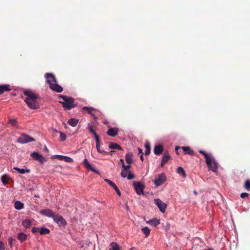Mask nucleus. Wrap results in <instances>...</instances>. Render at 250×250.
<instances>
[{"mask_svg":"<svg viewBox=\"0 0 250 250\" xmlns=\"http://www.w3.org/2000/svg\"><path fill=\"white\" fill-rule=\"evenodd\" d=\"M23 94L26 96L24 102L28 107L31 109H36L39 108L38 102V95L30 90H25Z\"/></svg>","mask_w":250,"mask_h":250,"instance_id":"obj_1","label":"nucleus"},{"mask_svg":"<svg viewBox=\"0 0 250 250\" xmlns=\"http://www.w3.org/2000/svg\"><path fill=\"white\" fill-rule=\"evenodd\" d=\"M46 82L49 85V87L53 91L58 93L62 92L63 89L62 86L57 84L55 76L51 73H46Z\"/></svg>","mask_w":250,"mask_h":250,"instance_id":"obj_2","label":"nucleus"},{"mask_svg":"<svg viewBox=\"0 0 250 250\" xmlns=\"http://www.w3.org/2000/svg\"><path fill=\"white\" fill-rule=\"evenodd\" d=\"M58 97L62 99L63 102L61 101L60 102V103L62 104V107L65 109L70 110L75 106L74 103V100L72 98L62 95H59Z\"/></svg>","mask_w":250,"mask_h":250,"instance_id":"obj_3","label":"nucleus"},{"mask_svg":"<svg viewBox=\"0 0 250 250\" xmlns=\"http://www.w3.org/2000/svg\"><path fill=\"white\" fill-rule=\"evenodd\" d=\"M209 159L210 161L208 163L206 162L209 169L214 172H217L218 167V164L217 162L216 161L212 156L209 157Z\"/></svg>","mask_w":250,"mask_h":250,"instance_id":"obj_4","label":"nucleus"},{"mask_svg":"<svg viewBox=\"0 0 250 250\" xmlns=\"http://www.w3.org/2000/svg\"><path fill=\"white\" fill-rule=\"evenodd\" d=\"M34 141H35V139L34 138L24 134H21L17 140V142L18 143L22 144Z\"/></svg>","mask_w":250,"mask_h":250,"instance_id":"obj_5","label":"nucleus"},{"mask_svg":"<svg viewBox=\"0 0 250 250\" xmlns=\"http://www.w3.org/2000/svg\"><path fill=\"white\" fill-rule=\"evenodd\" d=\"M166 180V176L164 173H161L158 175V177L153 181L156 187L162 185Z\"/></svg>","mask_w":250,"mask_h":250,"instance_id":"obj_6","label":"nucleus"},{"mask_svg":"<svg viewBox=\"0 0 250 250\" xmlns=\"http://www.w3.org/2000/svg\"><path fill=\"white\" fill-rule=\"evenodd\" d=\"M88 128L90 132L91 133H92L94 135V136H95V140L96 142V146L97 151L99 153H102V151L100 150L99 149V145L100 143V140H99V137H98V135L97 134V133H96V132L94 130V129L93 128V125L89 123L88 124Z\"/></svg>","mask_w":250,"mask_h":250,"instance_id":"obj_7","label":"nucleus"},{"mask_svg":"<svg viewBox=\"0 0 250 250\" xmlns=\"http://www.w3.org/2000/svg\"><path fill=\"white\" fill-rule=\"evenodd\" d=\"M133 186L136 193L139 194H144V185L140 182H133Z\"/></svg>","mask_w":250,"mask_h":250,"instance_id":"obj_8","label":"nucleus"},{"mask_svg":"<svg viewBox=\"0 0 250 250\" xmlns=\"http://www.w3.org/2000/svg\"><path fill=\"white\" fill-rule=\"evenodd\" d=\"M154 202L159 208L160 211L162 213H164L167 207V204L162 202V200L159 198L155 199Z\"/></svg>","mask_w":250,"mask_h":250,"instance_id":"obj_9","label":"nucleus"},{"mask_svg":"<svg viewBox=\"0 0 250 250\" xmlns=\"http://www.w3.org/2000/svg\"><path fill=\"white\" fill-rule=\"evenodd\" d=\"M53 158H56L61 161H63L67 163H72L73 161L72 158L70 157L61 155H54L52 156Z\"/></svg>","mask_w":250,"mask_h":250,"instance_id":"obj_10","label":"nucleus"},{"mask_svg":"<svg viewBox=\"0 0 250 250\" xmlns=\"http://www.w3.org/2000/svg\"><path fill=\"white\" fill-rule=\"evenodd\" d=\"M53 220L59 225L64 226L66 224L65 220L60 215H57L53 216Z\"/></svg>","mask_w":250,"mask_h":250,"instance_id":"obj_11","label":"nucleus"},{"mask_svg":"<svg viewBox=\"0 0 250 250\" xmlns=\"http://www.w3.org/2000/svg\"><path fill=\"white\" fill-rule=\"evenodd\" d=\"M121 175L122 177H127L128 180H131L134 178V175L132 174L130 170H126L122 169Z\"/></svg>","mask_w":250,"mask_h":250,"instance_id":"obj_12","label":"nucleus"},{"mask_svg":"<svg viewBox=\"0 0 250 250\" xmlns=\"http://www.w3.org/2000/svg\"><path fill=\"white\" fill-rule=\"evenodd\" d=\"M31 156L35 160H38L42 163L46 161V159L41 154L37 152H34L31 153Z\"/></svg>","mask_w":250,"mask_h":250,"instance_id":"obj_13","label":"nucleus"},{"mask_svg":"<svg viewBox=\"0 0 250 250\" xmlns=\"http://www.w3.org/2000/svg\"><path fill=\"white\" fill-rule=\"evenodd\" d=\"M8 124L10 126L13 127L15 128L18 129L19 128L18 121L16 119L9 118Z\"/></svg>","mask_w":250,"mask_h":250,"instance_id":"obj_14","label":"nucleus"},{"mask_svg":"<svg viewBox=\"0 0 250 250\" xmlns=\"http://www.w3.org/2000/svg\"><path fill=\"white\" fill-rule=\"evenodd\" d=\"M118 128L110 127L107 131V134L109 136L115 137L118 134Z\"/></svg>","mask_w":250,"mask_h":250,"instance_id":"obj_15","label":"nucleus"},{"mask_svg":"<svg viewBox=\"0 0 250 250\" xmlns=\"http://www.w3.org/2000/svg\"><path fill=\"white\" fill-rule=\"evenodd\" d=\"M83 164L86 168L90 169L93 171L97 172L96 169L89 163L88 160L86 158L84 159Z\"/></svg>","mask_w":250,"mask_h":250,"instance_id":"obj_16","label":"nucleus"},{"mask_svg":"<svg viewBox=\"0 0 250 250\" xmlns=\"http://www.w3.org/2000/svg\"><path fill=\"white\" fill-rule=\"evenodd\" d=\"M163 151V146L162 145H156L154 148V153L156 155L160 154Z\"/></svg>","mask_w":250,"mask_h":250,"instance_id":"obj_17","label":"nucleus"},{"mask_svg":"<svg viewBox=\"0 0 250 250\" xmlns=\"http://www.w3.org/2000/svg\"><path fill=\"white\" fill-rule=\"evenodd\" d=\"M41 213L45 216L52 217L54 216L52 211L49 209H43L41 211Z\"/></svg>","mask_w":250,"mask_h":250,"instance_id":"obj_18","label":"nucleus"},{"mask_svg":"<svg viewBox=\"0 0 250 250\" xmlns=\"http://www.w3.org/2000/svg\"><path fill=\"white\" fill-rule=\"evenodd\" d=\"M82 109L83 110L86 111V112L88 114L91 115L95 118H96V117L95 116L94 114L93 113V111H96V109H95V108H94L93 107H91L84 106V107H83Z\"/></svg>","mask_w":250,"mask_h":250,"instance_id":"obj_19","label":"nucleus"},{"mask_svg":"<svg viewBox=\"0 0 250 250\" xmlns=\"http://www.w3.org/2000/svg\"><path fill=\"white\" fill-rule=\"evenodd\" d=\"M79 122V119H75V118H71L68 121L67 123L70 125H71L73 127H75L77 125Z\"/></svg>","mask_w":250,"mask_h":250,"instance_id":"obj_20","label":"nucleus"},{"mask_svg":"<svg viewBox=\"0 0 250 250\" xmlns=\"http://www.w3.org/2000/svg\"><path fill=\"white\" fill-rule=\"evenodd\" d=\"M170 159V156L167 152H166L163 154L161 162V166L163 167Z\"/></svg>","mask_w":250,"mask_h":250,"instance_id":"obj_21","label":"nucleus"},{"mask_svg":"<svg viewBox=\"0 0 250 250\" xmlns=\"http://www.w3.org/2000/svg\"><path fill=\"white\" fill-rule=\"evenodd\" d=\"M13 168L21 174H23L25 173H28L30 172V169L28 168H20L18 167H14Z\"/></svg>","mask_w":250,"mask_h":250,"instance_id":"obj_22","label":"nucleus"},{"mask_svg":"<svg viewBox=\"0 0 250 250\" xmlns=\"http://www.w3.org/2000/svg\"><path fill=\"white\" fill-rule=\"evenodd\" d=\"M11 90L9 85L8 84L0 85V95L3 93L4 91H9Z\"/></svg>","mask_w":250,"mask_h":250,"instance_id":"obj_23","label":"nucleus"},{"mask_svg":"<svg viewBox=\"0 0 250 250\" xmlns=\"http://www.w3.org/2000/svg\"><path fill=\"white\" fill-rule=\"evenodd\" d=\"M146 223L147 224H150L152 226L156 227L158 225L160 224V220L156 218H154L149 221H147Z\"/></svg>","mask_w":250,"mask_h":250,"instance_id":"obj_24","label":"nucleus"},{"mask_svg":"<svg viewBox=\"0 0 250 250\" xmlns=\"http://www.w3.org/2000/svg\"><path fill=\"white\" fill-rule=\"evenodd\" d=\"M14 207L16 209L20 210L23 208L24 205L21 202L17 201L15 202Z\"/></svg>","mask_w":250,"mask_h":250,"instance_id":"obj_25","label":"nucleus"},{"mask_svg":"<svg viewBox=\"0 0 250 250\" xmlns=\"http://www.w3.org/2000/svg\"><path fill=\"white\" fill-rule=\"evenodd\" d=\"M199 152L200 153L204 155V156H205V159H206V162H208V163L209 162V161H210L209 159V157H211L212 156V155L210 154H208L206 152H205L203 150H199Z\"/></svg>","mask_w":250,"mask_h":250,"instance_id":"obj_26","label":"nucleus"},{"mask_svg":"<svg viewBox=\"0 0 250 250\" xmlns=\"http://www.w3.org/2000/svg\"><path fill=\"white\" fill-rule=\"evenodd\" d=\"M31 224L32 222L29 219H26L24 220L22 222L23 226L25 228H29L31 226Z\"/></svg>","mask_w":250,"mask_h":250,"instance_id":"obj_27","label":"nucleus"},{"mask_svg":"<svg viewBox=\"0 0 250 250\" xmlns=\"http://www.w3.org/2000/svg\"><path fill=\"white\" fill-rule=\"evenodd\" d=\"M27 235L23 232H21L18 234V239L21 242L25 241L27 239Z\"/></svg>","mask_w":250,"mask_h":250,"instance_id":"obj_28","label":"nucleus"},{"mask_svg":"<svg viewBox=\"0 0 250 250\" xmlns=\"http://www.w3.org/2000/svg\"><path fill=\"white\" fill-rule=\"evenodd\" d=\"M125 159L127 164H131L132 162V154L130 153L126 154Z\"/></svg>","mask_w":250,"mask_h":250,"instance_id":"obj_29","label":"nucleus"},{"mask_svg":"<svg viewBox=\"0 0 250 250\" xmlns=\"http://www.w3.org/2000/svg\"><path fill=\"white\" fill-rule=\"evenodd\" d=\"M109 148L111 149H117L119 150L122 149V148L120 146H119L118 144H115V143H111L109 145Z\"/></svg>","mask_w":250,"mask_h":250,"instance_id":"obj_30","label":"nucleus"},{"mask_svg":"<svg viewBox=\"0 0 250 250\" xmlns=\"http://www.w3.org/2000/svg\"><path fill=\"white\" fill-rule=\"evenodd\" d=\"M50 233V230L47 228L41 227L40 230V233L41 235L47 234Z\"/></svg>","mask_w":250,"mask_h":250,"instance_id":"obj_31","label":"nucleus"},{"mask_svg":"<svg viewBox=\"0 0 250 250\" xmlns=\"http://www.w3.org/2000/svg\"><path fill=\"white\" fill-rule=\"evenodd\" d=\"M177 172L179 174L182 175V176L184 178H185L186 177L185 171L182 167H178L177 168Z\"/></svg>","mask_w":250,"mask_h":250,"instance_id":"obj_32","label":"nucleus"},{"mask_svg":"<svg viewBox=\"0 0 250 250\" xmlns=\"http://www.w3.org/2000/svg\"><path fill=\"white\" fill-rule=\"evenodd\" d=\"M111 248L109 250H120V247L116 242H112L110 243Z\"/></svg>","mask_w":250,"mask_h":250,"instance_id":"obj_33","label":"nucleus"},{"mask_svg":"<svg viewBox=\"0 0 250 250\" xmlns=\"http://www.w3.org/2000/svg\"><path fill=\"white\" fill-rule=\"evenodd\" d=\"M9 177L7 174H4L1 176V181L4 185H6L8 183Z\"/></svg>","mask_w":250,"mask_h":250,"instance_id":"obj_34","label":"nucleus"},{"mask_svg":"<svg viewBox=\"0 0 250 250\" xmlns=\"http://www.w3.org/2000/svg\"><path fill=\"white\" fill-rule=\"evenodd\" d=\"M182 148L186 154L191 155L193 154V151L191 150L188 146H183Z\"/></svg>","mask_w":250,"mask_h":250,"instance_id":"obj_35","label":"nucleus"},{"mask_svg":"<svg viewBox=\"0 0 250 250\" xmlns=\"http://www.w3.org/2000/svg\"><path fill=\"white\" fill-rule=\"evenodd\" d=\"M143 232L145 234L146 237H148L150 234V229L147 227H144L142 229Z\"/></svg>","mask_w":250,"mask_h":250,"instance_id":"obj_36","label":"nucleus"},{"mask_svg":"<svg viewBox=\"0 0 250 250\" xmlns=\"http://www.w3.org/2000/svg\"><path fill=\"white\" fill-rule=\"evenodd\" d=\"M145 146L146 148L145 154L148 155L150 153V145H149V143H148V142L146 143L145 145Z\"/></svg>","mask_w":250,"mask_h":250,"instance_id":"obj_37","label":"nucleus"},{"mask_svg":"<svg viewBox=\"0 0 250 250\" xmlns=\"http://www.w3.org/2000/svg\"><path fill=\"white\" fill-rule=\"evenodd\" d=\"M244 187L247 190H250V180H247L245 181L244 184Z\"/></svg>","mask_w":250,"mask_h":250,"instance_id":"obj_38","label":"nucleus"},{"mask_svg":"<svg viewBox=\"0 0 250 250\" xmlns=\"http://www.w3.org/2000/svg\"><path fill=\"white\" fill-rule=\"evenodd\" d=\"M104 181L106 182H107L113 188H114V189H115L117 187V186L113 182H112L111 180L107 179H105Z\"/></svg>","mask_w":250,"mask_h":250,"instance_id":"obj_39","label":"nucleus"},{"mask_svg":"<svg viewBox=\"0 0 250 250\" xmlns=\"http://www.w3.org/2000/svg\"><path fill=\"white\" fill-rule=\"evenodd\" d=\"M59 132L60 134V140L61 141H64L66 138V135L62 132Z\"/></svg>","mask_w":250,"mask_h":250,"instance_id":"obj_40","label":"nucleus"},{"mask_svg":"<svg viewBox=\"0 0 250 250\" xmlns=\"http://www.w3.org/2000/svg\"><path fill=\"white\" fill-rule=\"evenodd\" d=\"M130 164H127V165H125V163H123V169L126 170H129L130 168Z\"/></svg>","mask_w":250,"mask_h":250,"instance_id":"obj_41","label":"nucleus"},{"mask_svg":"<svg viewBox=\"0 0 250 250\" xmlns=\"http://www.w3.org/2000/svg\"><path fill=\"white\" fill-rule=\"evenodd\" d=\"M8 242H9V245L11 247H12V245H13V239L12 237H9L8 239Z\"/></svg>","mask_w":250,"mask_h":250,"instance_id":"obj_42","label":"nucleus"},{"mask_svg":"<svg viewBox=\"0 0 250 250\" xmlns=\"http://www.w3.org/2000/svg\"><path fill=\"white\" fill-rule=\"evenodd\" d=\"M240 196L242 198H246L248 196V193H246V192H243V193H242L240 195Z\"/></svg>","mask_w":250,"mask_h":250,"instance_id":"obj_43","label":"nucleus"},{"mask_svg":"<svg viewBox=\"0 0 250 250\" xmlns=\"http://www.w3.org/2000/svg\"><path fill=\"white\" fill-rule=\"evenodd\" d=\"M5 247L4 244L2 241H0V250H4Z\"/></svg>","mask_w":250,"mask_h":250,"instance_id":"obj_44","label":"nucleus"},{"mask_svg":"<svg viewBox=\"0 0 250 250\" xmlns=\"http://www.w3.org/2000/svg\"><path fill=\"white\" fill-rule=\"evenodd\" d=\"M39 230V229L38 228L34 227L32 229V232L33 233H36Z\"/></svg>","mask_w":250,"mask_h":250,"instance_id":"obj_45","label":"nucleus"},{"mask_svg":"<svg viewBox=\"0 0 250 250\" xmlns=\"http://www.w3.org/2000/svg\"><path fill=\"white\" fill-rule=\"evenodd\" d=\"M114 189L116 190V191L117 193L118 194V195L119 196H120L121 195V192H120V190L119 189V188H118V187H117Z\"/></svg>","mask_w":250,"mask_h":250,"instance_id":"obj_46","label":"nucleus"},{"mask_svg":"<svg viewBox=\"0 0 250 250\" xmlns=\"http://www.w3.org/2000/svg\"><path fill=\"white\" fill-rule=\"evenodd\" d=\"M125 208L126 210L127 211H130L129 207V206H128V205H127V204H125Z\"/></svg>","mask_w":250,"mask_h":250,"instance_id":"obj_47","label":"nucleus"},{"mask_svg":"<svg viewBox=\"0 0 250 250\" xmlns=\"http://www.w3.org/2000/svg\"><path fill=\"white\" fill-rule=\"evenodd\" d=\"M138 151H139V153H142L143 152H142V150L140 148H138Z\"/></svg>","mask_w":250,"mask_h":250,"instance_id":"obj_48","label":"nucleus"},{"mask_svg":"<svg viewBox=\"0 0 250 250\" xmlns=\"http://www.w3.org/2000/svg\"><path fill=\"white\" fill-rule=\"evenodd\" d=\"M120 162H121V163L122 164V166H123V163H125L124 162V160L121 159H120Z\"/></svg>","mask_w":250,"mask_h":250,"instance_id":"obj_49","label":"nucleus"},{"mask_svg":"<svg viewBox=\"0 0 250 250\" xmlns=\"http://www.w3.org/2000/svg\"><path fill=\"white\" fill-rule=\"evenodd\" d=\"M44 150H45V151H46V152H48V151H48V148H47V147H46V146H45V147H44Z\"/></svg>","mask_w":250,"mask_h":250,"instance_id":"obj_50","label":"nucleus"},{"mask_svg":"<svg viewBox=\"0 0 250 250\" xmlns=\"http://www.w3.org/2000/svg\"><path fill=\"white\" fill-rule=\"evenodd\" d=\"M140 158L141 159V160L143 161L144 160V158H143V155H141V156H140Z\"/></svg>","mask_w":250,"mask_h":250,"instance_id":"obj_51","label":"nucleus"},{"mask_svg":"<svg viewBox=\"0 0 250 250\" xmlns=\"http://www.w3.org/2000/svg\"><path fill=\"white\" fill-rule=\"evenodd\" d=\"M100 146V144L99 145V146ZM99 149L100 150L102 151V152L101 153H105V152L104 150H101V148L99 147Z\"/></svg>","mask_w":250,"mask_h":250,"instance_id":"obj_52","label":"nucleus"},{"mask_svg":"<svg viewBox=\"0 0 250 250\" xmlns=\"http://www.w3.org/2000/svg\"><path fill=\"white\" fill-rule=\"evenodd\" d=\"M179 148H180V147L178 146H177L175 147V150H177Z\"/></svg>","mask_w":250,"mask_h":250,"instance_id":"obj_53","label":"nucleus"},{"mask_svg":"<svg viewBox=\"0 0 250 250\" xmlns=\"http://www.w3.org/2000/svg\"><path fill=\"white\" fill-rule=\"evenodd\" d=\"M129 250H136V249L135 248L133 247L131 248Z\"/></svg>","mask_w":250,"mask_h":250,"instance_id":"obj_54","label":"nucleus"},{"mask_svg":"<svg viewBox=\"0 0 250 250\" xmlns=\"http://www.w3.org/2000/svg\"><path fill=\"white\" fill-rule=\"evenodd\" d=\"M53 131H54V132H57V131L55 129H53Z\"/></svg>","mask_w":250,"mask_h":250,"instance_id":"obj_55","label":"nucleus"},{"mask_svg":"<svg viewBox=\"0 0 250 250\" xmlns=\"http://www.w3.org/2000/svg\"><path fill=\"white\" fill-rule=\"evenodd\" d=\"M194 194H197V192H196V191H194Z\"/></svg>","mask_w":250,"mask_h":250,"instance_id":"obj_56","label":"nucleus"},{"mask_svg":"<svg viewBox=\"0 0 250 250\" xmlns=\"http://www.w3.org/2000/svg\"><path fill=\"white\" fill-rule=\"evenodd\" d=\"M35 196L36 197H38V196H37V195H35Z\"/></svg>","mask_w":250,"mask_h":250,"instance_id":"obj_57","label":"nucleus"}]
</instances>
